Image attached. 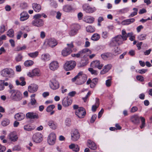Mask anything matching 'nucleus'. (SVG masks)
<instances>
[{
	"instance_id": "f257e3e1",
	"label": "nucleus",
	"mask_w": 152,
	"mask_h": 152,
	"mask_svg": "<svg viewBox=\"0 0 152 152\" xmlns=\"http://www.w3.org/2000/svg\"><path fill=\"white\" fill-rule=\"evenodd\" d=\"M126 37H123L122 35H118L112 38L110 41L109 45L111 47H113L117 45H119L123 43L124 41H126Z\"/></svg>"
},
{
	"instance_id": "f03ea898",
	"label": "nucleus",
	"mask_w": 152,
	"mask_h": 152,
	"mask_svg": "<svg viewBox=\"0 0 152 152\" xmlns=\"http://www.w3.org/2000/svg\"><path fill=\"white\" fill-rule=\"evenodd\" d=\"M87 79L86 75L84 74L83 72H80L76 76L72 78V80L73 82L76 81V84L80 85L83 84Z\"/></svg>"
},
{
	"instance_id": "7ed1b4c3",
	"label": "nucleus",
	"mask_w": 152,
	"mask_h": 152,
	"mask_svg": "<svg viewBox=\"0 0 152 152\" xmlns=\"http://www.w3.org/2000/svg\"><path fill=\"white\" fill-rule=\"evenodd\" d=\"M10 94V98L12 100L18 101L21 100L22 98V95L21 93L18 90H9Z\"/></svg>"
},
{
	"instance_id": "20e7f679",
	"label": "nucleus",
	"mask_w": 152,
	"mask_h": 152,
	"mask_svg": "<svg viewBox=\"0 0 152 152\" xmlns=\"http://www.w3.org/2000/svg\"><path fill=\"white\" fill-rule=\"evenodd\" d=\"M140 119L141 121V124L140 126V128L142 129L145 126V118L142 116L139 117L136 115L132 116L130 118L131 121L134 124H138L139 123Z\"/></svg>"
},
{
	"instance_id": "39448f33",
	"label": "nucleus",
	"mask_w": 152,
	"mask_h": 152,
	"mask_svg": "<svg viewBox=\"0 0 152 152\" xmlns=\"http://www.w3.org/2000/svg\"><path fill=\"white\" fill-rule=\"evenodd\" d=\"M0 74L3 77H8L10 78L13 77L15 75L14 70L10 68L4 69L1 71Z\"/></svg>"
},
{
	"instance_id": "423d86ee",
	"label": "nucleus",
	"mask_w": 152,
	"mask_h": 152,
	"mask_svg": "<svg viewBox=\"0 0 152 152\" xmlns=\"http://www.w3.org/2000/svg\"><path fill=\"white\" fill-rule=\"evenodd\" d=\"M76 64V62L74 61H67L64 65V69L66 71L71 70L75 66Z\"/></svg>"
},
{
	"instance_id": "0eeeda50",
	"label": "nucleus",
	"mask_w": 152,
	"mask_h": 152,
	"mask_svg": "<svg viewBox=\"0 0 152 152\" xmlns=\"http://www.w3.org/2000/svg\"><path fill=\"white\" fill-rule=\"evenodd\" d=\"M82 8L83 10L86 12L88 13H93L96 11V8L94 7H90L88 4H84L83 5Z\"/></svg>"
},
{
	"instance_id": "6e6552de",
	"label": "nucleus",
	"mask_w": 152,
	"mask_h": 152,
	"mask_svg": "<svg viewBox=\"0 0 152 152\" xmlns=\"http://www.w3.org/2000/svg\"><path fill=\"white\" fill-rule=\"evenodd\" d=\"M75 114L80 118L84 117L86 114V111L83 107H80L75 111Z\"/></svg>"
},
{
	"instance_id": "1a4fd4ad",
	"label": "nucleus",
	"mask_w": 152,
	"mask_h": 152,
	"mask_svg": "<svg viewBox=\"0 0 152 152\" xmlns=\"http://www.w3.org/2000/svg\"><path fill=\"white\" fill-rule=\"evenodd\" d=\"M80 137V134L77 129H75L71 133V140L74 141H77Z\"/></svg>"
},
{
	"instance_id": "9d476101",
	"label": "nucleus",
	"mask_w": 152,
	"mask_h": 152,
	"mask_svg": "<svg viewBox=\"0 0 152 152\" xmlns=\"http://www.w3.org/2000/svg\"><path fill=\"white\" fill-rule=\"evenodd\" d=\"M56 140V137L55 134L51 133L48 136L47 141L48 143L51 145L54 144Z\"/></svg>"
},
{
	"instance_id": "9b49d317",
	"label": "nucleus",
	"mask_w": 152,
	"mask_h": 152,
	"mask_svg": "<svg viewBox=\"0 0 152 152\" xmlns=\"http://www.w3.org/2000/svg\"><path fill=\"white\" fill-rule=\"evenodd\" d=\"M32 24L34 26L38 27L42 26L44 24V21L42 19H34L32 22Z\"/></svg>"
},
{
	"instance_id": "f8f14e48",
	"label": "nucleus",
	"mask_w": 152,
	"mask_h": 152,
	"mask_svg": "<svg viewBox=\"0 0 152 152\" xmlns=\"http://www.w3.org/2000/svg\"><path fill=\"white\" fill-rule=\"evenodd\" d=\"M32 140L36 143L40 142L42 140V135L39 133H36L33 135Z\"/></svg>"
},
{
	"instance_id": "ddd939ff",
	"label": "nucleus",
	"mask_w": 152,
	"mask_h": 152,
	"mask_svg": "<svg viewBox=\"0 0 152 152\" xmlns=\"http://www.w3.org/2000/svg\"><path fill=\"white\" fill-rule=\"evenodd\" d=\"M50 86L53 89H58L59 86L58 82L55 78L53 79L50 81Z\"/></svg>"
},
{
	"instance_id": "4468645a",
	"label": "nucleus",
	"mask_w": 152,
	"mask_h": 152,
	"mask_svg": "<svg viewBox=\"0 0 152 152\" xmlns=\"http://www.w3.org/2000/svg\"><path fill=\"white\" fill-rule=\"evenodd\" d=\"M26 117L27 119H37L39 118L38 114L34 112H28L26 114Z\"/></svg>"
},
{
	"instance_id": "2eb2a0df",
	"label": "nucleus",
	"mask_w": 152,
	"mask_h": 152,
	"mask_svg": "<svg viewBox=\"0 0 152 152\" xmlns=\"http://www.w3.org/2000/svg\"><path fill=\"white\" fill-rule=\"evenodd\" d=\"M46 42L50 47L52 48L55 47L58 44L56 40L53 38L47 39Z\"/></svg>"
},
{
	"instance_id": "dca6fc26",
	"label": "nucleus",
	"mask_w": 152,
	"mask_h": 152,
	"mask_svg": "<svg viewBox=\"0 0 152 152\" xmlns=\"http://www.w3.org/2000/svg\"><path fill=\"white\" fill-rule=\"evenodd\" d=\"M91 67L94 68H97L99 69H101L103 65L100 63L99 61L96 60L92 62L91 64Z\"/></svg>"
},
{
	"instance_id": "f3484780",
	"label": "nucleus",
	"mask_w": 152,
	"mask_h": 152,
	"mask_svg": "<svg viewBox=\"0 0 152 152\" xmlns=\"http://www.w3.org/2000/svg\"><path fill=\"white\" fill-rule=\"evenodd\" d=\"M8 137L10 140L13 142H15L17 140L18 137L15 132H12L8 135Z\"/></svg>"
},
{
	"instance_id": "a211bd4d",
	"label": "nucleus",
	"mask_w": 152,
	"mask_h": 152,
	"mask_svg": "<svg viewBox=\"0 0 152 152\" xmlns=\"http://www.w3.org/2000/svg\"><path fill=\"white\" fill-rule=\"evenodd\" d=\"M80 57L82 58H88V54L86 53L87 52H89L88 53H91V51L88 49L86 48L79 52Z\"/></svg>"
},
{
	"instance_id": "6ab92c4d",
	"label": "nucleus",
	"mask_w": 152,
	"mask_h": 152,
	"mask_svg": "<svg viewBox=\"0 0 152 152\" xmlns=\"http://www.w3.org/2000/svg\"><path fill=\"white\" fill-rule=\"evenodd\" d=\"M49 69L52 71L57 70L59 67L58 63L57 61H53L49 64Z\"/></svg>"
},
{
	"instance_id": "aec40b11",
	"label": "nucleus",
	"mask_w": 152,
	"mask_h": 152,
	"mask_svg": "<svg viewBox=\"0 0 152 152\" xmlns=\"http://www.w3.org/2000/svg\"><path fill=\"white\" fill-rule=\"evenodd\" d=\"M72 102V100L66 97L64 98L63 100L62 103L64 107H67L70 105Z\"/></svg>"
},
{
	"instance_id": "412c9836",
	"label": "nucleus",
	"mask_w": 152,
	"mask_h": 152,
	"mask_svg": "<svg viewBox=\"0 0 152 152\" xmlns=\"http://www.w3.org/2000/svg\"><path fill=\"white\" fill-rule=\"evenodd\" d=\"M38 88L37 85L35 84H31L28 87V90L29 92L33 93L37 91Z\"/></svg>"
},
{
	"instance_id": "4be33fe9",
	"label": "nucleus",
	"mask_w": 152,
	"mask_h": 152,
	"mask_svg": "<svg viewBox=\"0 0 152 152\" xmlns=\"http://www.w3.org/2000/svg\"><path fill=\"white\" fill-rule=\"evenodd\" d=\"M87 145L90 149L93 150H95L97 148L95 143L90 140H87Z\"/></svg>"
},
{
	"instance_id": "5701e85b",
	"label": "nucleus",
	"mask_w": 152,
	"mask_h": 152,
	"mask_svg": "<svg viewBox=\"0 0 152 152\" xmlns=\"http://www.w3.org/2000/svg\"><path fill=\"white\" fill-rule=\"evenodd\" d=\"M135 19L134 18L126 19L123 20L121 22V24L123 25H128L134 23Z\"/></svg>"
},
{
	"instance_id": "b1692460",
	"label": "nucleus",
	"mask_w": 152,
	"mask_h": 152,
	"mask_svg": "<svg viewBox=\"0 0 152 152\" xmlns=\"http://www.w3.org/2000/svg\"><path fill=\"white\" fill-rule=\"evenodd\" d=\"M20 20L21 21H24L27 20L29 17L28 13L26 12H23L20 14Z\"/></svg>"
},
{
	"instance_id": "393cba45",
	"label": "nucleus",
	"mask_w": 152,
	"mask_h": 152,
	"mask_svg": "<svg viewBox=\"0 0 152 152\" xmlns=\"http://www.w3.org/2000/svg\"><path fill=\"white\" fill-rule=\"evenodd\" d=\"M102 58L104 60L107 58L111 59L113 57V54L110 53H104L101 55Z\"/></svg>"
},
{
	"instance_id": "a878e982",
	"label": "nucleus",
	"mask_w": 152,
	"mask_h": 152,
	"mask_svg": "<svg viewBox=\"0 0 152 152\" xmlns=\"http://www.w3.org/2000/svg\"><path fill=\"white\" fill-rule=\"evenodd\" d=\"M111 67L112 65L110 64L105 65L104 67V69L101 71L100 74L103 75L106 73L110 70Z\"/></svg>"
},
{
	"instance_id": "bb28decb",
	"label": "nucleus",
	"mask_w": 152,
	"mask_h": 152,
	"mask_svg": "<svg viewBox=\"0 0 152 152\" xmlns=\"http://www.w3.org/2000/svg\"><path fill=\"white\" fill-rule=\"evenodd\" d=\"M48 124L50 128L52 129H55L57 128V124L53 121H49L48 123Z\"/></svg>"
},
{
	"instance_id": "cd10ccee",
	"label": "nucleus",
	"mask_w": 152,
	"mask_h": 152,
	"mask_svg": "<svg viewBox=\"0 0 152 152\" xmlns=\"http://www.w3.org/2000/svg\"><path fill=\"white\" fill-rule=\"evenodd\" d=\"M32 7L34 11L36 12H39L41 9V5L37 3H34L32 4Z\"/></svg>"
},
{
	"instance_id": "c85d7f7f",
	"label": "nucleus",
	"mask_w": 152,
	"mask_h": 152,
	"mask_svg": "<svg viewBox=\"0 0 152 152\" xmlns=\"http://www.w3.org/2000/svg\"><path fill=\"white\" fill-rule=\"evenodd\" d=\"M15 118L18 121H21L25 117V114L22 113H18L15 115Z\"/></svg>"
},
{
	"instance_id": "c756f323",
	"label": "nucleus",
	"mask_w": 152,
	"mask_h": 152,
	"mask_svg": "<svg viewBox=\"0 0 152 152\" xmlns=\"http://www.w3.org/2000/svg\"><path fill=\"white\" fill-rule=\"evenodd\" d=\"M55 107V106L54 105H50L48 106L46 108V111L48 113L50 112V115H52L55 112L53 110V109Z\"/></svg>"
},
{
	"instance_id": "7c9ffc66",
	"label": "nucleus",
	"mask_w": 152,
	"mask_h": 152,
	"mask_svg": "<svg viewBox=\"0 0 152 152\" xmlns=\"http://www.w3.org/2000/svg\"><path fill=\"white\" fill-rule=\"evenodd\" d=\"M72 52V50L69 48H66L62 51V54L63 56H66Z\"/></svg>"
},
{
	"instance_id": "2f4dec72",
	"label": "nucleus",
	"mask_w": 152,
	"mask_h": 152,
	"mask_svg": "<svg viewBox=\"0 0 152 152\" xmlns=\"http://www.w3.org/2000/svg\"><path fill=\"white\" fill-rule=\"evenodd\" d=\"M70 149H72L73 151L77 152L79 151V148L77 145L74 144H71L69 146Z\"/></svg>"
},
{
	"instance_id": "473e14b6",
	"label": "nucleus",
	"mask_w": 152,
	"mask_h": 152,
	"mask_svg": "<svg viewBox=\"0 0 152 152\" xmlns=\"http://www.w3.org/2000/svg\"><path fill=\"white\" fill-rule=\"evenodd\" d=\"M121 34L122 35V36L123 37L124 36V37L125 36L126 37L125 38H126V40L127 37H131L132 36L133 34L132 32L128 33L127 34L125 30V29H123L122 31Z\"/></svg>"
},
{
	"instance_id": "72a5a7b5",
	"label": "nucleus",
	"mask_w": 152,
	"mask_h": 152,
	"mask_svg": "<svg viewBox=\"0 0 152 152\" xmlns=\"http://www.w3.org/2000/svg\"><path fill=\"white\" fill-rule=\"evenodd\" d=\"M84 19L85 21L88 23H92L94 20V18L91 16H86L85 18Z\"/></svg>"
},
{
	"instance_id": "f704fd0d",
	"label": "nucleus",
	"mask_w": 152,
	"mask_h": 152,
	"mask_svg": "<svg viewBox=\"0 0 152 152\" xmlns=\"http://www.w3.org/2000/svg\"><path fill=\"white\" fill-rule=\"evenodd\" d=\"M50 57L48 54H44L42 55L41 59L44 61H47L50 60Z\"/></svg>"
},
{
	"instance_id": "c9c22d12",
	"label": "nucleus",
	"mask_w": 152,
	"mask_h": 152,
	"mask_svg": "<svg viewBox=\"0 0 152 152\" xmlns=\"http://www.w3.org/2000/svg\"><path fill=\"white\" fill-rule=\"evenodd\" d=\"M72 10V7L69 5H67L64 6L63 10L66 12H69Z\"/></svg>"
},
{
	"instance_id": "e433bc0d",
	"label": "nucleus",
	"mask_w": 152,
	"mask_h": 152,
	"mask_svg": "<svg viewBox=\"0 0 152 152\" xmlns=\"http://www.w3.org/2000/svg\"><path fill=\"white\" fill-rule=\"evenodd\" d=\"M32 72L34 76H39L40 75L39 70L37 68L35 69L32 70Z\"/></svg>"
},
{
	"instance_id": "4c0bfd02",
	"label": "nucleus",
	"mask_w": 152,
	"mask_h": 152,
	"mask_svg": "<svg viewBox=\"0 0 152 152\" xmlns=\"http://www.w3.org/2000/svg\"><path fill=\"white\" fill-rule=\"evenodd\" d=\"M100 38L99 35L97 33L94 34L91 37V39L94 41H97Z\"/></svg>"
},
{
	"instance_id": "58836bf2",
	"label": "nucleus",
	"mask_w": 152,
	"mask_h": 152,
	"mask_svg": "<svg viewBox=\"0 0 152 152\" xmlns=\"http://www.w3.org/2000/svg\"><path fill=\"white\" fill-rule=\"evenodd\" d=\"M88 63V58H82L81 61V64L82 66L86 65Z\"/></svg>"
},
{
	"instance_id": "ea45409f",
	"label": "nucleus",
	"mask_w": 152,
	"mask_h": 152,
	"mask_svg": "<svg viewBox=\"0 0 152 152\" xmlns=\"http://www.w3.org/2000/svg\"><path fill=\"white\" fill-rule=\"evenodd\" d=\"M39 54L38 51H35L34 52L28 53V55L30 57L32 58H35Z\"/></svg>"
},
{
	"instance_id": "a19ab883",
	"label": "nucleus",
	"mask_w": 152,
	"mask_h": 152,
	"mask_svg": "<svg viewBox=\"0 0 152 152\" xmlns=\"http://www.w3.org/2000/svg\"><path fill=\"white\" fill-rule=\"evenodd\" d=\"M7 35L10 37H13L14 36V32L12 29H10L7 32Z\"/></svg>"
},
{
	"instance_id": "79ce46f5",
	"label": "nucleus",
	"mask_w": 152,
	"mask_h": 152,
	"mask_svg": "<svg viewBox=\"0 0 152 152\" xmlns=\"http://www.w3.org/2000/svg\"><path fill=\"white\" fill-rule=\"evenodd\" d=\"M86 30L87 32H93L95 31L94 28L91 26H87L86 28Z\"/></svg>"
},
{
	"instance_id": "37998d69",
	"label": "nucleus",
	"mask_w": 152,
	"mask_h": 152,
	"mask_svg": "<svg viewBox=\"0 0 152 152\" xmlns=\"http://www.w3.org/2000/svg\"><path fill=\"white\" fill-rule=\"evenodd\" d=\"M34 62L33 61L28 60L24 62V65L26 66H29L33 64Z\"/></svg>"
},
{
	"instance_id": "c03bdc74",
	"label": "nucleus",
	"mask_w": 152,
	"mask_h": 152,
	"mask_svg": "<svg viewBox=\"0 0 152 152\" xmlns=\"http://www.w3.org/2000/svg\"><path fill=\"white\" fill-rule=\"evenodd\" d=\"M23 56L21 54H18L15 58V60L17 62L21 61L23 58Z\"/></svg>"
},
{
	"instance_id": "a18cd8bd",
	"label": "nucleus",
	"mask_w": 152,
	"mask_h": 152,
	"mask_svg": "<svg viewBox=\"0 0 152 152\" xmlns=\"http://www.w3.org/2000/svg\"><path fill=\"white\" fill-rule=\"evenodd\" d=\"M146 34H141L137 37V39L140 40H142L146 39Z\"/></svg>"
},
{
	"instance_id": "49530a36",
	"label": "nucleus",
	"mask_w": 152,
	"mask_h": 152,
	"mask_svg": "<svg viewBox=\"0 0 152 152\" xmlns=\"http://www.w3.org/2000/svg\"><path fill=\"white\" fill-rule=\"evenodd\" d=\"M10 121L7 119H5L2 121L1 124L3 126H6L8 125Z\"/></svg>"
},
{
	"instance_id": "de8ad7c7",
	"label": "nucleus",
	"mask_w": 152,
	"mask_h": 152,
	"mask_svg": "<svg viewBox=\"0 0 152 152\" xmlns=\"http://www.w3.org/2000/svg\"><path fill=\"white\" fill-rule=\"evenodd\" d=\"M88 70L92 75H96L98 74V72L96 70L92 68H89Z\"/></svg>"
},
{
	"instance_id": "09e8293b",
	"label": "nucleus",
	"mask_w": 152,
	"mask_h": 152,
	"mask_svg": "<svg viewBox=\"0 0 152 152\" xmlns=\"http://www.w3.org/2000/svg\"><path fill=\"white\" fill-rule=\"evenodd\" d=\"M24 129L25 130L27 131H30L33 129L29 125H25L24 127Z\"/></svg>"
},
{
	"instance_id": "8fccbe9b",
	"label": "nucleus",
	"mask_w": 152,
	"mask_h": 152,
	"mask_svg": "<svg viewBox=\"0 0 152 152\" xmlns=\"http://www.w3.org/2000/svg\"><path fill=\"white\" fill-rule=\"evenodd\" d=\"M133 10H134V12L132 13L131 14L129 15V18L132 17L137 15V9L136 8H134Z\"/></svg>"
},
{
	"instance_id": "3c124183",
	"label": "nucleus",
	"mask_w": 152,
	"mask_h": 152,
	"mask_svg": "<svg viewBox=\"0 0 152 152\" xmlns=\"http://www.w3.org/2000/svg\"><path fill=\"white\" fill-rule=\"evenodd\" d=\"M114 52L115 54V55H117L120 54L121 53V50L118 47H115L114 49Z\"/></svg>"
},
{
	"instance_id": "603ef678",
	"label": "nucleus",
	"mask_w": 152,
	"mask_h": 152,
	"mask_svg": "<svg viewBox=\"0 0 152 152\" xmlns=\"http://www.w3.org/2000/svg\"><path fill=\"white\" fill-rule=\"evenodd\" d=\"M26 48V46L25 45H23L22 47H17L16 48V50L17 51H19L21 50H25Z\"/></svg>"
},
{
	"instance_id": "864d4df0",
	"label": "nucleus",
	"mask_w": 152,
	"mask_h": 152,
	"mask_svg": "<svg viewBox=\"0 0 152 152\" xmlns=\"http://www.w3.org/2000/svg\"><path fill=\"white\" fill-rule=\"evenodd\" d=\"M77 32L78 31L80 28V26L78 24H75L73 25L72 28Z\"/></svg>"
},
{
	"instance_id": "5fc2aeb1",
	"label": "nucleus",
	"mask_w": 152,
	"mask_h": 152,
	"mask_svg": "<svg viewBox=\"0 0 152 152\" xmlns=\"http://www.w3.org/2000/svg\"><path fill=\"white\" fill-rule=\"evenodd\" d=\"M17 85H20L22 86H25L26 84V83L25 81L21 82L20 83L19 80H16L15 81Z\"/></svg>"
},
{
	"instance_id": "6e6d98bb",
	"label": "nucleus",
	"mask_w": 152,
	"mask_h": 152,
	"mask_svg": "<svg viewBox=\"0 0 152 152\" xmlns=\"http://www.w3.org/2000/svg\"><path fill=\"white\" fill-rule=\"evenodd\" d=\"M65 124L66 126H69L71 124V120L69 118H67L65 121Z\"/></svg>"
},
{
	"instance_id": "4d7b16f0",
	"label": "nucleus",
	"mask_w": 152,
	"mask_h": 152,
	"mask_svg": "<svg viewBox=\"0 0 152 152\" xmlns=\"http://www.w3.org/2000/svg\"><path fill=\"white\" fill-rule=\"evenodd\" d=\"M5 26L4 25H1L0 27V35L3 33L5 31Z\"/></svg>"
},
{
	"instance_id": "13d9d810",
	"label": "nucleus",
	"mask_w": 152,
	"mask_h": 152,
	"mask_svg": "<svg viewBox=\"0 0 152 152\" xmlns=\"http://www.w3.org/2000/svg\"><path fill=\"white\" fill-rule=\"evenodd\" d=\"M105 84L107 87H110L111 84V79H107L106 81Z\"/></svg>"
},
{
	"instance_id": "bf43d9fd",
	"label": "nucleus",
	"mask_w": 152,
	"mask_h": 152,
	"mask_svg": "<svg viewBox=\"0 0 152 152\" xmlns=\"http://www.w3.org/2000/svg\"><path fill=\"white\" fill-rule=\"evenodd\" d=\"M36 103V101L34 98H32L31 99L30 102L28 104V105H29L30 104L31 105H34Z\"/></svg>"
},
{
	"instance_id": "052dcab7",
	"label": "nucleus",
	"mask_w": 152,
	"mask_h": 152,
	"mask_svg": "<svg viewBox=\"0 0 152 152\" xmlns=\"http://www.w3.org/2000/svg\"><path fill=\"white\" fill-rule=\"evenodd\" d=\"M77 32L74 29L72 28L69 32V34L71 36H73L76 34Z\"/></svg>"
},
{
	"instance_id": "680f3d73",
	"label": "nucleus",
	"mask_w": 152,
	"mask_h": 152,
	"mask_svg": "<svg viewBox=\"0 0 152 152\" xmlns=\"http://www.w3.org/2000/svg\"><path fill=\"white\" fill-rule=\"evenodd\" d=\"M129 10V9L127 8H124V9H121L119 11V12L122 13H124L127 12Z\"/></svg>"
},
{
	"instance_id": "e2e57ef3",
	"label": "nucleus",
	"mask_w": 152,
	"mask_h": 152,
	"mask_svg": "<svg viewBox=\"0 0 152 152\" xmlns=\"http://www.w3.org/2000/svg\"><path fill=\"white\" fill-rule=\"evenodd\" d=\"M102 37L104 39H106L108 37V33L106 31H103L102 34Z\"/></svg>"
},
{
	"instance_id": "0e129e2a",
	"label": "nucleus",
	"mask_w": 152,
	"mask_h": 152,
	"mask_svg": "<svg viewBox=\"0 0 152 152\" xmlns=\"http://www.w3.org/2000/svg\"><path fill=\"white\" fill-rule=\"evenodd\" d=\"M42 17L41 14H37L34 16V18L36 19H40Z\"/></svg>"
},
{
	"instance_id": "69168bd1",
	"label": "nucleus",
	"mask_w": 152,
	"mask_h": 152,
	"mask_svg": "<svg viewBox=\"0 0 152 152\" xmlns=\"http://www.w3.org/2000/svg\"><path fill=\"white\" fill-rule=\"evenodd\" d=\"M136 78L138 80L141 81H143L144 80L143 77L141 75H137Z\"/></svg>"
},
{
	"instance_id": "338daca9",
	"label": "nucleus",
	"mask_w": 152,
	"mask_h": 152,
	"mask_svg": "<svg viewBox=\"0 0 152 152\" xmlns=\"http://www.w3.org/2000/svg\"><path fill=\"white\" fill-rule=\"evenodd\" d=\"M22 34L23 33L21 31H20L18 33L17 36V38L18 39H20Z\"/></svg>"
},
{
	"instance_id": "774afa93",
	"label": "nucleus",
	"mask_w": 152,
	"mask_h": 152,
	"mask_svg": "<svg viewBox=\"0 0 152 152\" xmlns=\"http://www.w3.org/2000/svg\"><path fill=\"white\" fill-rule=\"evenodd\" d=\"M97 117V115L96 114H95L92 115L90 121V122L91 123H93L95 121L96 117Z\"/></svg>"
}]
</instances>
